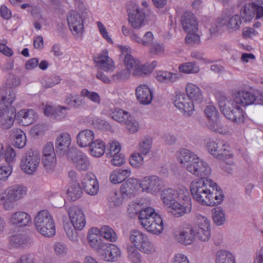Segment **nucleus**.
Masks as SVG:
<instances>
[{
  "label": "nucleus",
  "mask_w": 263,
  "mask_h": 263,
  "mask_svg": "<svg viewBox=\"0 0 263 263\" xmlns=\"http://www.w3.org/2000/svg\"><path fill=\"white\" fill-rule=\"evenodd\" d=\"M161 198L165 205H168L170 212L175 217H181L191 211V199L186 191L166 189L162 191Z\"/></svg>",
  "instance_id": "obj_1"
},
{
  "label": "nucleus",
  "mask_w": 263,
  "mask_h": 263,
  "mask_svg": "<svg viewBox=\"0 0 263 263\" xmlns=\"http://www.w3.org/2000/svg\"><path fill=\"white\" fill-rule=\"evenodd\" d=\"M179 154L178 160L189 172L200 177V179H204L211 174V169L208 164L191 151L181 149Z\"/></svg>",
  "instance_id": "obj_2"
},
{
  "label": "nucleus",
  "mask_w": 263,
  "mask_h": 263,
  "mask_svg": "<svg viewBox=\"0 0 263 263\" xmlns=\"http://www.w3.org/2000/svg\"><path fill=\"white\" fill-rule=\"evenodd\" d=\"M215 185V182L208 179H200L192 181L190 184V191L193 198L201 204L207 205Z\"/></svg>",
  "instance_id": "obj_3"
},
{
  "label": "nucleus",
  "mask_w": 263,
  "mask_h": 263,
  "mask_svg": "<svg viewBox=\"0 0 263 263\" xmlns=\"http://www.w3.org/2000/svg\"><path fill=\"white\" fill-rule=\"evenodd\" d=\"M34 224L37 231L45 237H52L55 234L54 220L47 210H41L37 213L34 218Z\"/></svg>",
  "instance_id": "obj_4"
},
{
  "label": "nucleus",
  "mask_w": 263,
  "mask_h": 263,
  "mask_svg": "<svg viewBox=\"0 0 263 263\" xmlns=\"http://www.w3.org/2000/svg\"><path fill=\"white\" fill-rule=\"evenodd\" d=\"M27 189L20 185H14L4 191V194H0V203L3 202L6 210H12L15 202L23 198L26 194Z\"/></svg>",
  "instance_id": "obj_5"
},
{
  "label": "nucleus",
  "mask_w": 263,
  "mask_h": 263,
  "mask_svg": "<svg viewBox=\"0 0 263 263\" xmlns=\"http://www.w3.org/2000/svg\"><path fill=\"white\" fill-rule=\"evenodd\" d=\"M129 240L135 247L141 252L150 254L154 251L148 237L140 231L132 230L129 233Z\"/></svg>",
  "instance_id": "obj_6"
},
{
  "label": "nucleus",
  "mask_w": 263,
  "mask_h": 263,
  "mask_svg": "<svg viewBox=\"0 0 263 263\" xmlns=\"http://www.w3.org/2000/svg\"><path fill=\"white\" fill-rule=\"evenodd\" d=\"M40 162V154L36 150L30 149L22 157L20 166L22 171L28 175L33 174L37 170Z\"/></svg>",
  "instance_id": "obj_7"
},
{
  "label": "nucleus",
  "mask_w": 263,
  "mask_h": 263,
  "mask_svg": "<svg viewBox=\"0 0 263 263\" xmlns=\"http://www.w3.org/2000/svg\"><path fill=\"white\" fill-rule=\"evenodd\" d=\"M67 156L77 170L86 171L89 169L90 161L87 156L83 152L76 149H71Z\"/></svg>",
  "instance_id": "obj_8"
},
{
  "label": "nucleus",
  "mask_w": 263,
  "mask_h": 263,
  "mask_svg": "<svg viewBox=\"0 0 263 263\" xmlns=\"http://www.w3.org/2000/svg\"><path fill=\"white\" fill-rule=\"evenodd\" d=\"M206 148L212 155L220 160L231 156L229 146L223 140L211 141L207 143Z\"/></svg>",
  "instance_id": "obj_9"
},
{
  "label": "nucleus",
  "mask_w": 263,
  "mask_h": 263,
  "mask_svg": "<svg viewBox=\"0 0 263 263\" xmlns=\"http://www.w3.org/2000/svg\"><path fill=\"white\" fill-rule=\"evenodd\" d=\"M100 258L106 261H116L121 256L120 249L112 243H105L98 251Z\"/></svg>",
  "instance_id": "obj_10"
},
{
  "label": "nucleus",
  "mask_w": 263,
  "mask_h": 263,
  "mask_svg": "<svg viewBox=\"0 0 263 263\" xmlns=\"http://www.w3.org/2000/svg\"><path fill=\"white\" fill-rule=\"evenodd\" d=\"M69 217L72 226L78 230H81L85 227L86 220L83 211L77 206L70 207L68 210Z\"/></svg>",
  "instance_id": "obj_11"
},
{
  "label": "nucleus",
  "mask_w": 263,
  "mask_h": 263,
  "mask_svg": "<svg viewBox=\"0 0 263 263\" xmlns=\"http://www.w3.org/2000/svg\"><path fill=\"white\" fill-rule=\"evenodd\" d=\"M128 21L132 27L138 31L145 25V13L135 6L133 10L128 9Z\"/></svg>",
  "instance_id": "obj_12"
},
{
  "label": "nucleus",
  "mask_w": 263,
  "mask_h": 263,
  "mask_svg": "<svg viewBox=\"0 0 263 263\" xmlns=\"http://www.w3.org/2000/svg\"><path fill=\"white\" fill-rule=\"evenodd\" d=\"M142 191L155 194L162 188V181L157 176H150L144 177L140 184Z\"/></svg>",
  "instance_id": "obj_13"
},
{
  "label": "nucleus",
  "mask_w": 263,
  "mask_h": 263,
  "mask_svg": "<svg viewBox=\"0 0 263 263\" xmlns=\"http://www.w3.org/2000/svg\"><path fill=\"white\" fill-rule=\"evenodd\" d=\"M173 102L177 108L183 111L185 114L190 115L194 109V103L183 93H177L174 98Z\"/></svg>",
  "instance_id": "obj_14"
},
{
  "label": "nucleus",
  "mask_w": 263,
  "mask_h": 263,
  "mask_svg": "<svg viewBox=\"0 0 263 263\" xmlns=\"http://www.w3.org/2000/svg\"><path fill=\"white\" fill-rule=\"evenodd\" d=\"M218 101L219 108L226 118L232 115L231 114L239 106L236 98H227L224 95L219 96Z\"/></svg>",
  "instance_id": "obj_15"
},
{
  "label": "nucleus",
  "mask_w": 263,
  "mask_h": 263,
  "mask_svg": "<svg viewBox=\"0 0 263 263\" xmlns=\"http://www.w3.org/2000/svg\"><path fill=\"white\" fill-rule=\"evenodd\" d=\"M71 144V137L67 133L60 134L55 140V152L58 155L63 156L68 153ZM71 148H70L71 149Z\"/></svg>",
  "instance_id": "obj_16"
},
{
  "label": "nucleus",
  "mask_w": 263,
  "mask_h": 263,
  "mask_svg": "<svg viewBox=\"0 0 263 263\" xmlns=\"http://www.w3.org/2000/svg\"><path fill=\"white\" fill-rule=\"evenodd\" d=\"M67 21L73 34H78L81 32L83 28V21L78 12L74 10L69 11L67 15Z\"/></svg>",
  "instance_id": "obj_17"
},
{
  "label": "nucleus",
  "mask_w": 263,
  "mask_h": 263,
  "mask_svg": "<svg viewBox=\"0 0 263 263\" xmlns=\"http://www.w3.org/2000/svg\"><path fill=\"white\" fill-rule=\"evenodd\" d=\"M142 227L148 232L154 234H159L163 230V223L160 215L150 218L149 221L144 220Z\"/></svg>",
  "instance_id": "obj_18"
},
{
  "label": "nucleus",
  "mask_w": 263,
  "mask_h": 263,
  "mask_svg": "<svg viewBox=\"0 0 263 263\" xmlns=\"http://www.w3.org/2000/svg\"><path fill=\"white\" fill-rule=\"evenodd\" d=\"M195 233L192 228H184L179 230L175 236V239L181 244L188 245L194 240Z\"/></svg>",
  "instance_id": "obj_19"
},
{
  "label": "nucleus",
  "mask_w": 263,
  "mask_h": 263,
  "mask_svg": "<svg viewBox=\"0 0 263 263\" xmlns=\"http://www.w3.org/2000/svg\"><path fill=\"white\" fill-rule=\"evenodd\" d=\"M181 23L185 32H196L198 22L195 16L191 12H185L181 17Z\"/></svg>",
  "instance_id": "obj_20"
},
{
  "label": "nucleus",
  "mask_w": 263,
  "mask_h": 263,
  "mask_svg": "<svg viewBox=\"0 0 263 263\" xmlns=\"http://www.w3.org/2000/svg\"><path fill=\"white\" fill-rule=\"evenodd\" d=\"M137 100L142 104H149L153 100V93L146 85H140L136 89Z\"/></svg>",
  "instance_id": "obj_21"
},
{
  "label": "nucleus",
  "mask_w": 263,
  "mask_h": 263,
  "mask_svg": "<svg viewBox=\"0 0 263 263\" xmlns=\"http://www.w3.org/2000/svg\"><path fill=\"white\" fill-rule=\"evenodd\" d=\"M30 216L25 212H17L12 214L10 218V223L15 227H25L31 222Z\"/></svg>",
  "instance_id": "obj_22"
},
{
  "label": "nucleus",
  "mask_w": 263,
  "mask_h": 263,
  "mask_svg": "<svg viewBox=\"0 0 263 263\" xmlns=\"http://www.w3.org/2000/svg\"><path fill=\"white\" fill-rule=\"evenodd\" d=\"M94 61L104 71H112L115 69L113 61L108 57L106 50H104L101 54L94 59Z\"/></svg>",
  "instance_id": "obj_23"
},
{
  "label": "nucleus",
  "mask_w": 263,
  "mask_h": 263,
  "mask_svg": "<svg viewBox=\"0 0 263 263\" xmlns=\"http://www.w3.org/2000/svg\"><path fill=\"white\" fill-rule=\"evenodd\" d=\"M10 138L12 144L16 148H22L26 145V137L24 132L18 128H14L10 131Z\"/></svg>",
  "instance_id": "obj_24"
},
{
  "label": "nucleus",
  "mask_w": 263,
  "mask_h": 263,
  "mask_svg": "<svg viewBox=\"0 0 263 263\" xmlns=\"http://www.w3.org/2000/svg\"><path fill=\"white\" fill-rule=\"evenodd\" d=\"M82 185L84 191L90 195H95L98 192L99 185L94 175H92V177L90 176H87L83 179Z\"/></svg>",
  "instance_id": "obj_25"
},
{
  "label": "nucleus",
  "mask_w": 263,
  "mask_h": 263,
  "mask_svg": "<svg viewBox=\"0 0 263 263\" xmlns=\"http://www.w3.org/2000/svg\"><path fill=\"white\" fill-rule=\"evenodd\" d=\"M186 92L189 98L193 101L200 103L203 101V95L200 89L195 84L188 83L185 87Z\"/></svg>",
  "instance_id": "obj_26"
},
{
  "label": "nucleus",
  "mask_w": 263,
  "mask_h": 263,
  "mask_svg": "<svg viewBox=\"0 0 263 263\" xmlns=\"http://www.w3.org/2000/svg\"><path fill=\"white\" fill-rule=\"evenodd\" d=\"M94 137V133L92 130L89 129L82 130L77 137L78 144L82 147L89 146L93 141Z\"/></svg>",
  "instance_id": "obj_27"
},
{
  "label": "nucleus",
  "mask_w": 263,
  "mask_h": 263,
  "mask_svg": "<svg viewBox=\"0 0 263 263\" xmlns=\"http://www.w3.org/2000/svg\"><path fill=\"white\" fill-rule=\"evenodd\" d=\"M138 187L137 180L134 178H129L121 185L120 187L121 193L130 196L137 192Z\"/></svg>",
  "instance_id": "obj_28"
},
{
  "label": "nucleus",
  "mask_w": 263,
  "mask_h": 263,
  "mask_svg": "<svg viewBox=\"0 0 263 263\" xmlns=\"http://www.w3.org/2000/svg\"><path fill=\"white\" fill-rule=\"evenodd\" d=\"M256 96L249 91H239L235 98L237 102L243 106L255 104Z\"/></svg>",
  "instance_id": "obj_29"
},
{
  "label": "nucleus",
  "mask_w": 263,
  "mask_h": 263,
  "mask_svg": "<svg viewBox=\"0 0 263 263\" xmlns=\"http://www.w3.org/2000/svg\"><path fill=\"white\" fill-rule=\"evenodd\" d=\"M130 175V171L128 169L118 168L114 171L110 175V181L114 184L120 183Z\"/></svg>",
  "instance_id": "obj_30"
},
{
  "label": "nucleus",
  "mask_w": 263,
  "mask_h": 263,
  "mask_svg": "<svg viewBox=\"0 0 263 263\" xmlns=\"http://www.w3.org/2000/svg\"><path fill=\"white\" fill-rule=\"evenodd\" d=\"M89 146L90 153L93 157H100L105 153L106 146L101 140L93 141Z\"/></svg>",
  "instance_id": "obj_31"
},
{
  "label": "nucleus",
  "mask_w": 263,
  "mask_h": 263,
  "mask_svg": "<svg viewBox=\"0 0 263 263\" xmlns=\"http://www.w3.org/2000/svg\"><path fill=\"white\" fill-rule=\"evenodd\" d=\"M17 117L23 123V125L27 126L32 123L35 120V112L33 109H22L17 113Z\"/></svg>",
  "instance_id": "obj_32"
},
{
  "label": "nucleus",
  "mask_w": 263,
  "mask_h": 263,
  "mask_svg": "<svg viewBox=\"0 0 263 263\" xmlns=\"http://www.w3.org/2000/svg\"><path fill=\"white\" fill-rule=\"evenodd\" d=\"M29 236L22 234H17L10 236L9 241L11 245L15 248L23 247L30 242Z\"/></svg>",
  "instance_id": "obj_33"
},
{
  "label": "nucleus",
  "mask_w": 263,
  "mask_h": 263,
  "mask_svg": "<svg viewBox=\"0 0 263 263\" xmlns=\"http://www.w3.org/2000/svg\"><path fill=\"white\" fill-rule=\"evenodd\" d=\"M131 39L137 43L147 46L153 43L154 36L152 32L147 31L144 34L143 37L141 38L138 33L133 31V34H131Z\"/></svg>",
  "instance_id": "obj_34"
},
{
  "label": "nucleus",
  "mask_w": 263,
  "mask_h": 263,
  "mask_svg": "<svg viewBox=\"0 0 263 263\" xmlns=\"http://www.w3.org/2000/svg\"><path fill=\"white\" fill-rule=\"evenodd\" d=\"M215 261L216 263H235L234 255L226 250H220L216 252Z\"/></svg>",
  "instance_id": "obj_35"
},
{
  "label": "nucleus",
  "mask_w": 263,
  "mask_h": 263,
  "mask_svg": "<svg viewBox=\"0 0 263 263\" xmlns=\"http://www.w3.org/2000/svg\"><path fill=\"white\" fill-rule=\"evenodd\" d=\"M255 4H246L241 9L240 14L245 22H250L255 15Z\"/></svg>",
  "instance_id": "obj_36"
},
{
  "label": "nucleus",
  "mask_w": 263,
  "mask_h": 263,
  "mask_svg": "<svg viewBox=\"0 0 263 263\" xmlns=\"http://www.w3.org/2000/svg\"><path fill=\"white\" fill-rule=\"evenodd\" d=\"M224 195L219 186L217 185H214V190L212 191L211 197L208 205L209 206H214L215 205L220 204L224 199Z\"/></svg>",
  "instance_id": "obj_37"
},
{
  "label": "nucleus",
  "mask_w": 263,
  "mask_h": 263,
  "mask_svg": "<svg viewBox=\"0 0 263 263\" xmlns=\"http://www.w3.org/2000/svg\"><path fill=\"white\" fill-rule=\"evenodd\" d=\"M129 115L127 111L119 108L110 109L109 112L110 118L120 123H124Z\"/></svg>",
  "instance_id": "obj_38"
},
{
  "label": "nucleus",
  "mask_w": 263,
  "mask_h": 263,
  "mask_svg": "<svg viewBox=\"0 0 263 263\" xmlns=\"http://www.w3.org/2000/svg\"><path fill=\"white\" fill-rule=\"evenodd\" d=\"M157 213L155 212L154 209L151 207H148L142 209L138 215V217L140 220L141 224H142L144 220L149 221L150 218H154L159 215Z\"/></svg>",
  "instance_id": "obj_39"
},
{
  "label": "nucleus",
  "mask_w": 263,
  "mask_h": 263,
  "mask_svg": "<svg viewBox=\"0 0 263 263\" xmlns=\"http://www.w3.org/2000/svg\"><path fill=\"white\" fill-rule=\"evenodd\" d=\"M67 193L70 200L76 201L81 197L83 192L79 184L76 183L67 190Z\"/></svg>",
  "instance_id": "obj_40"
},
{
  "label": "nucleus",
  "mask_w": 263,
  "mask_h": 263,
  "mask_svg": "<svg viewBox=\"0 0 263 263\" xmlns=\"http://www.w3.org/2000/svg\"><path fill=\"white\" fill-rule=\"evenodd\" d=\"M100 235L105 239L115 242L117 239V234L114 230L108 226H104L100 229Z\"/></svg>",
  "instance_id": "obj_41"
},
{
  "label": "nucleus",
  "mask_w": 263,
  "mask_h": 263,
  "mask_svg": "<svg viewBox=\"0 0 263 263\" xmlns=\"http://www.w3.org/2000/svg\"><path fill=\"white\" fill-rule=\"evenodd\" d=\"M65 103L71 108H78L82 105V100L77 95L70 93L66 96Z\"/></svg>",
  "instance_id": "obj_42"
},
{
  "label": "nucleus",
  "mask_w": 263,
  "mask_h": 263,
  "mask_svg": "<svg viewBox=\"0 0 263 263\" xmlns=\"http://www.w3.org/2000/svg\"><path fill=\"white\" fill-rule=\"evenodd\" d=\"M214 222L218 226L222 225L226 220L225 214L220 208H215L212 211Z\"/></svg>",
  "instance_id": "obj_43"
},
{
  "label": "nucleus",
  "mask_w": 263,
  "mask_h": 263,
  "mask_svg": "<svg viewBox=\"0 0 263 263\" xmlns=\"http://www.w3.org/2000/svg\"><path fill=\"white\" fill-rule=\"evenodd\" d=\"M15 98V94L13 90L8 89L6 91L5 95L2 96L0 100V103L4 104V107H8L12 106L11 104L13 103Z\"/></svg>",
  "instance_id": "obj_44"
},
{
  "label": "nucleus",
  "mask_w": 263,
  "mask_h": 263,
  "mask_svg": "<svg viewBox=\"0 0 263 263\" xmlns=\"http://www.w3.org/2000/svg\"><path fill=\"white\" fill-rule=\"evenodd\" d=\"M61 80L60 77L56 75H51L49 77H44L42 80L43 87L45 88L52 87L59 84Z\"/></svg>",
  "instance_id": "obj_45"
},
{
  "label": "nucleus",
  "mask_w": 263,
  "mask_h": 263,
  "mask_svg": "<svg viewBox=\"0 0 263 263\" xmlns=\"http://www.w3.org/2000/svg\"><path fill=\"white\" fill-rule=\"evenodd\" d=\"M56 157H42V163L43 165L47 172H51L53 171L56 165Z\"/></svg>",
  "instance_id": "obj_46"
},
{
  "label": "nucleus",
  "mask_w": 263,
  "mask_h": 263,
  "mask_svg": "<svg viewBox=\"0 0 263 263\" xmlns=\"http://www.w3.org/2000/svg\"><path fill=\"white\" fill-rule=\"evenodd\" d=\"M231 114H232V115L227 117V118L230 120L237 123H241L244 122V114L242 109L239 106L236 107Z\"/></svg>",
  "instance_id": "obj_47"
},
{
  "label": "nucleus",
  "mask_w": 263,
  "mask_h": 263,
  "mask_svg": "<svg viewBox=\"0 0 263 263\" xmlns=\"http://www.w3.org/2000/svg\"><path fill=\"white\" fill-rule=\"evenodd\" d=\"M206 126L209 129L215 132L219 133L222 132L223 125L221 124L218 117L209 119Z\"/></svg>",
  "instance_id": "obj_48"
},
{
  "label": "nucleus",
  "mask_w": 263,
  "mask_h": 263,
  "mask_svg": "<svg viewBox=\"0 0 263 263\" xmlns=\"http://www.w3.org/2000/svg\"><path fill=\"white\" fill-rule=\"evenodd\" d=\"M127 250L128 258L132 262L141 263V255L135 248L130 245L127 247Z\"/></svg>",
  "instance_id": "obj_49"
},
{
  "label": "nucleus",
  "mask_w": 263,
  "mask_h": 263,
  "mask_svg": "<svg viewBox=\"0 0 263 263\" xmlns=\"http://www.w3.org/2000/svg\"><path fill=\"white\" fill-rule=\"evenodd\" d=\"M177 79V74L167 71L161 72L157 76V79L162 82H174Z\"/></svg>",
  "instance_id": "obj_50"
},
{
  "label": "nucleus",
  "mask_w": 263,
  "mask_h": 263,
  "mask_svg": "<svg viewBox=\"0 0 263 263\" xmlns=\"http://www.w3.org/2000/svg\"><path fill=\"white\" fill-rule=\"evenodd\" d=\"M180 71L185 73H195L199 71L198 66H196L194 63L189 62L182 64L179 67Z\"/></svg>",
  "instance_id": "obj_51"
},
{
  "label": "nucleus",
  "mask_w": 263,
  "mask_h": 263,
  "mask_svg": "<svg viewBox=\"0 0 263 263\" xmlns=\"http://www.w3.org/2000/svg\"><path fill=\"white\" fill-rule=\"evenodd\" d=\"M81 96L83 97H87L92 102L100 104L101 98L99 95L94 91H89L87 89H83L81 91Z\"/></svg>",
  "instance_id": "obj_52"
},
{
  "label": "nucleus",
  "mask_w": 263,
  "mask_h": 263,
  "mask_svg": "<svg viewBox=\"0 0 263 263\" xmlns=\"http://www.w3.org/2000/svg\"><path fill=\"white\" fill-rule=\"evenodd\" d=\"M123 198L120 193L111 192L108 197V201L110 204L115 206L121 205L123 202Z\"/></svg>",
  "instance_id": "obj_53"
},
{
  "label": "nucleus",
  "mask_w": 263,
  "mask_h": 263,
  "mask_svg": "<svg viewBox=\"0 0 263 263\" xmlns=\"http://www.w3.org/2000/svg\"><path fill=\"white\" fill-rule=\"evenodd\" d=\"M98 236L96 235H89L88 236L90 246L97 251V254H98V251L101 248L102 246L105 243L102 242L101 239H98Z\"/></svg>",
  "instance_id": "obj_54"
},
{
  "label": "nucleus",
  "mask_w": 263,
  "mask_h": 263,
  "mask_svg": "<svg viewBox=\"0 0 263 263\" xmlns=\"http://www.w3.org/2000/svg\"><path fill=\"white\" fill-rule=\"evenodd\" d=\"M4 157L8 165L12 166V164L15 161L16 153L13 148L8 146L5 151Z\"/></svg>",
  "instance_id": "obj_55"
},
{
  "label": "nucleus",
  "mask_w": 263,
  "mask_h": 263,
  "mask_svg": "<svg viewBox=\"0 0 263 263\" xmlns=\"http://www.w3.org/2000/svg\"><path fill=\"white\" fill-rule=\"evenodd\" d=\"M64 228L66 235L68 238L72 241H76L78 240V233L77 230L72 226H70L68 223L64 225Z\"/></svg>",
  "instance_id": "obj_56"
},
{
  "label": "nucleus",
  "mask_w": 263,
  "mask_h": 263,
  "mask_svg": "<svg viewBox=\"0 0 263 263\" xmlns=\"http://www.w3.org/2000/svg\"><path fill=\"white\" fill-rule=\"evenodd\" d=\"M124 123L128 130L132 133H136L139 128L138 123L130 115H129V117L127 118V119Z\"/></svg>",
  "instance_id": "obj_57"
},
{
  "label": "nucleus",
  "mask_w": 263,
  "mask_h": 263,
  "mask_svg": "<svg viewBox=\"0 0 263 263\" xmlns=\"http://www.w3.org/2000/svg\"><path fill=\"white\" fill-rule=\"evenodd\" d=\"M196 237L202 241H207L211 237V229H196Z\"/></svg>",
  "instance_id": "obj_58"
},
{
  "label": "nucleus",
  "mask_w": 263,
  "mask_h": 263,
  "mask_svg": "<svg viewBox=\"0 0 263 263\" xmlns=\"http://www.w3.org/2000/svg\"><path fill=\"white\" fill-rule=\"evenodd\" d=\"M241 24V17L238 14H236L230 18L228 27L229 29L235 31L239 28Z\"/></svg>",
  "instance_id": "obj_59"
},
{
  "label": "nucleus",
  "mask_w": 263,
  "mask_h": 263,
  "mask_svg": "<svg viewBox=\"0 0 263 263\" xmlns=\"http://www.w3.org/2000/svg\"><path fill=\"white\" fill-rule=\"evenodd\" d=\"M69 108L66 106H57L55 107L54 118L57 120H60L66 116Z\"/></svg>",
  "instance_id": "obj_60"
},
{
  "label": "nucleus",
  "mask_w": 263,
  "mask_h": 263,
  "mask_svg": "<svg viewBox=\"0 0 263 263\" xmlns=\"http://www.w3.org/2000/svg\"><path fill=\"white\" fill-rule=\"evenodd\" d=\"M226 22L224 20L221 18H218L215 22L212 24L210 29V32L211 34H215L219 32L221 28L224 25Z\"/></svg>",
  "instance_id": "obj_61"
},
{
  "label": "nucleus",
  "mask_w": 263,
  "mask_h": 263,
  "mask_svg": "<svg viewBox=\"0 0 263 263\" xmlns=\"http://www.w3.org/2000/svg\"><path fill=\"white\" fill-rule=\"evenodd\" d=\"M142 210L139 203L132 202L128 205L127 211L129 216L133 217L139 214Z\"/></svg>",
  "instance_id": "obj_62"
},
{
  "label": "nucleus",
  "mask_w": 263,
  "mask_h": 263,
  "mask_svg": "<svg viewBox=\"0 0 263 263\" xmlns=\"http://www.w3.org/2000/svg\"><path fill=\"white\" fill-rule=\"evenodd\" d=\"M152 147V141L148 139L144 140L139 143V150L140 153L143 155L147 154Z\"/></svg>",
  "instance_id": "obj_63"
},
{
  "label": "nucleus",
  "mask_w": 263,
  "mask_h": 263,
  "mask_svg": "<svg viewBox=\"0 0 263 263\" xmlns=\"http://www.w3.org/2000/svg\"><path fill=\"white\" fill-rule=\"evenodd\" d=\"M143 161V158L140 153H135L130 157L129 162L130 164L134 167H139L140 166Z\"/></svg>",
  "instance_id": "obj_64"
}]
</instances>
